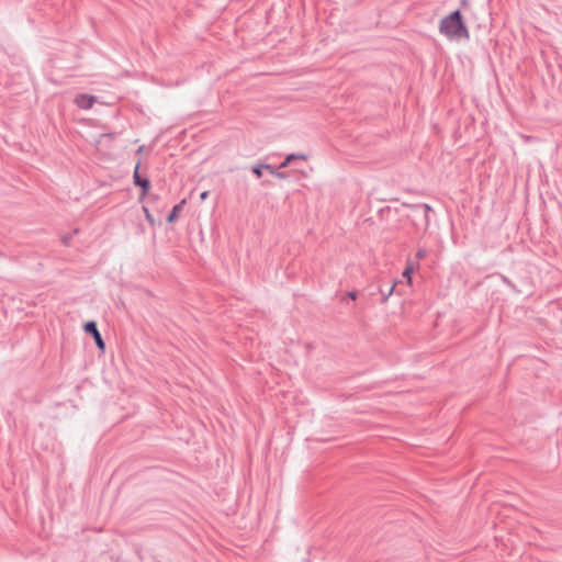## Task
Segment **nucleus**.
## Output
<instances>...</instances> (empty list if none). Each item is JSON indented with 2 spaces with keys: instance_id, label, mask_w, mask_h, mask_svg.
<instances>
[{
  "instance_id": "obj_1",
  "label": "nucleus",
  "mask_w": 562,
  "mask_h": 562,
  "mask_svg": "<svg viewBox=\"0 0 562 562\" xmlns=\"http://www.w3.org/2000/svg\"><path fill=\"white\" fill-rule=\"evenodd\" d=\"M439 31L449 40L469 38V30L462 20L460 10H454L445 16L439 24Z\"/></svg>"
},
{
  "instance_id": "obj_2",
  "label": "nucleus",
  "mask_w": 562,
  "mask_h": 562,
  "mask_svg": "<svg viewBox=\"0 0 562 562\" xmlns=\"http://www.w3.org/2000/svg\"><path fill=\"white\" fill-rule=\"evenodd\" d=\"M85 331H86L87 334H90V335L93 337V339H94V341H95V345H97L101 350H103V349H104L105 344H104V341H103V339H102V336H101V334H100V331H99V329H98L97 323H95L94 321H90V322H87V323L85 324Z\"/></svg>"
},
{
  "instance_id": "obj_3",
  "label": "nucleus",
  "mask_w": 562,
  "mask_h": 562,
  "mask_svg": "<svg viewBox=\"0 0 562 562\" xmlns=\"http://www.w3.org/2000/svg\"><path fill=\"white\" fill-rule=\"evenodd\" d=\"M97 98L91 94L80 93L75 98V104L81 110H89L93 106Z\"/></svg>"
},
{
  "instance_id": "obj_4",
  "label": "nucleus",
  "mask_w": 562,
  "mask_h": 562,
  "mask_svg": "<svg viewBox=\"0 0 562 562\" xmlns=\"http://www.w3.org/2000/svg\"><path fill=\"white\" fill-rule=\"evenodd\" d=\"M139 162L136 165L135 171L133 173L134 184L142 188V195L147 194L150 188V181L148 178L142 177L138 172Z\"/></svg>"
},
{
  "instance_id": "obj_5",
  "label": "nucleus",
  "mask_w": 562,
  "mask_h": 562,
  "mask_svg": "<svg viewBox=\"0 0 562 562\" xmlns=\"http://www.w3.org/2000/svg\"><path fill=\"white\" fill-rule=\"evenodd\" d=\"M395 286V281H393L387 289H384L382 285H379V293L382 296V302L387 301V299L393 294Z\"/></svg>"
},
{
  "instance_id": "obj_6",
  "label": "nucleus",
  "mask_w": 562,
  "mask_h": 562,
  "mask_svg": "<svg viewBox=\"0 0 562 562\" xmlns=\"http://www.w3.org/2000/svg\"><path fill=\"white\" fill-rule=\"evenodd\" d=\"M415 210H416V212L422 213L424 215L425 224L428 225L429 224L428 214L432 211V207L427 203H423V204L415 205Z\"/></svg>"
},
{
  "instance_id": "obj_7",
  "label": "nucleus",
  "mask_w": 562,
  "mask_h": 562,
  "mask_svg": "<svg viewBox=\"0 0 562 562\" xmlns=\"http://www.w3.org/2000/svg\"><path fill=\"white\" fill-rule=\"evenodd\" d=\"M184 203H186V200H182L179 204H176L172 207L170 214L167 217L168 223H172L178 218L179 212L182 210Z\"/></svg>"
},
{
  "instance_id": "obj_8",
  "label": "nucleus",
  "mask_w": 562,
  "mask_h": 562,
  "mask_svg": "<svg viewBox=\"0 0 562 562\" xmlns=\"http://www.w3.org/2000/svg\"><path fill=\"white\" fill-rule=\"evenodd\" d=\"M266 169L268 170L270 173H274V168L271 166V165H256L252 167V172L258 177V178H261L262 177V170Z\"/></svg>"
},
{
  "instance_id": "obj_9",
  "label": "nucleus",
  "mask_w": 562,
  "mask_h": 562,
  "mask_svg": "<svg viewBox=\"0 0 562 562\" xmlns=\"http://www.w3.org/2000/svg\"><path fill=\"white\" fill-rule=\"evenodd\" d=\"M306 159V156L303 155V154H290L286 156V158L284 159V161L280 165V168H285L289 166V164L294 160V159Z\"/></svg>"
},
{
  "instance_id": "obj_10",
  "label": "nucleus",
  "mask_w": 562,
  "mask_h": 562,
  "mask_svg": "<svg viewBox=\"0 0 562 562\" xmlns=\"http://www.w3.org/2000/svg\"><path fill=\"white\" fill-rule=\"evenodd\" d=\"M412 271H413V265L409 263L403 271L402 276L403 278H406L407 279V282L411 283L412 282Z\"/></svg>"
},
{
  "instance_id": "obj_11",
  "label": "nucleus",
  "mask_w": 562,
  "mask_h": 562,
  "mask_svg": "<svg viewBox=\"0 0 562 562\" xmlns=\"http://www.w3.org/2000/svg\"><path fill=\"white\" fill-rule=\"evenodd\" d=\"M427 256V250L425 248H419L416 252L417 261L425 258Z\"/></svg>"
},
{
  "instance_id": "obj_12",
  "label": "nucleus",
  "mask_w": 562,
  "mask_h": 562,
  "mask_svg": "<svg viewBox=\"0 0 562 562\" xmlns=\"http://www.w3.org/2000/svg\"><path fill=\"white\" fill-rule=\"evenodd\" d=\"M273 175H274L277 178H279V179H284V178H286L285 172L276 171V170H274V173H273Z\"/></svg>"
},
{
  "instance_id": "obj_13",
  "label": "nucleus",
  "mask_w": 562,
  "mask_h": 562,
  "mask_svg": "<svg viewBox=\"0 0 562 562\" xmlns=\"http://www.w3.org/2000/svg\"><path fill=\"white\" fill-rule=\"evenodd\" d=\"M70 239H71V236L65 235V236H63L61 241L64 245L67 246V245H69Z\"/></svg>"
},
{
  "instance_id": "obj_14",
  "label": "nucleus",
  "mask_w": 562,
  "mask_h": 562,
  "mask_svg": "<svg viewBox=\"0 0 562 562\" xmlns=\"http://www.w3.org/2000/svg\"><path fill=\"white\" fill-rule=\"evenodd\" d=\"M143 209H144V212H145V214H146V218H147L148 221L153 222V217H151V215H150V213H149L148 209H147V207H145V206H144Z\"/></svg>"
},
{
  "instance_id": "obj_15",
  "label": "nucleus",
  "mask_w": 562,
  "mask_h": 562,
  "mask_svg": "<svg viewBox=\"0 0 562 562\" xmlns=\"http://www.w3.org/2000/svg\"><path fill=\"white\" fill-rule=\"evenodd\" d=\"M347 296L350 297L351 300H356L357 293L355 291H350L347 293Z\"/></svg>"
},
{
  "instance_id": "obj_16",
  "label": "nucleus",
  "mask_w": 562,
  "mask_h": 562,
  "mask_svg": "<svg viewBox=\"0 0 562 562\" xmlns=\"http://www.w3.org/2000/svg\"><path fill=\"white\" fill-rule=\"evenodd\" d=\"M207 194H209V192H207V191H203V192L201 193V195H200V199H201L202 201H203V200H205V199H206V196H207Z\"/></svg>"
},
{
  "instance_id": "obj_17",
  "label": "nucleus",
  "mask_w": 562,
  "mask_h": 562,
  "mask_svg": "<svg viewBox=\"0 0 562 562\" xmlns=\"http://www.w3.org/2000/svg\"><path fill=\"white\" fill-rule=\"evenodd\" d=\"M102 136H103V137L113 138V137H114V134H113V133H109V134H103Z\"/></svg>"
}]
</instances>
